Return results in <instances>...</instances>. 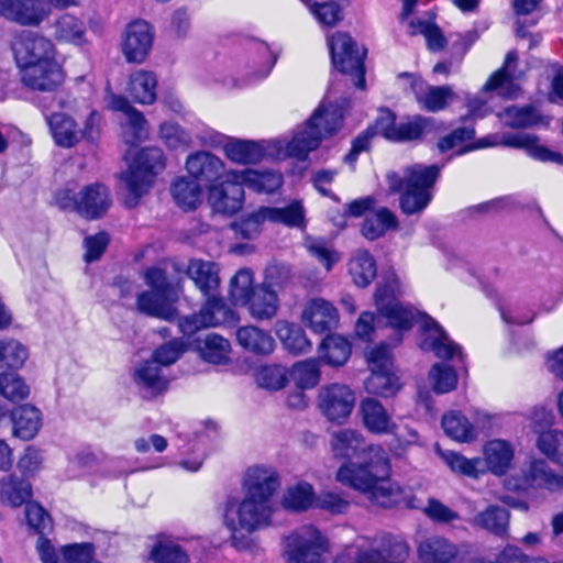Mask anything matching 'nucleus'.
<instances>
[{
	"label": "nucleus",
	"instance_id": "1",
	"mask_svg": "<svg viewBox=\"0 0 563 563\" xmlns=\"http://www.w3.org/2000/svg\"><path fill=\"white\" fill-rule=\"evenodd\" d=\"M331 451L334 459L343 461L335 473L340 484L383 508L413 507L407 490L390 481V459L383 446L367 445L361 433L343 429L332 434Z\"/></svg>",
	"mask_w": 563,
	"mask_h": 563
},
{
	"label": "nucleus",
	"instance_id": "2",
	"mask_svg": "<svg viewBox=\"0 0 563 563\" xmlns=\"http://www.w3.org/2000/svg\"><path fill=\"white\" fill-rule=\"evenodd\" d=\"M247 484L244 499L236 509L238 526L229 512L234 509V499L227 501L224 519L231 530L232 545L238 550H249L252 545L247 534L257 530L264 525H269L272 517V497L280 486L279 475L274 470L256 466L249 471Z\"/></svg>",
	"mask_w": 563,
	"mask_h": 563
},
{
	"label": "nucleus",
	"instance_id": "3",
	"mask_svg": "<svg viewBox=\"0 0 563 563\" xmlns=\"http://www.w3.org/2000/svg\"><path fill=\"white\" fill-rule=\"evenodd\" d=\"M442 166L413 164L404 169V175L388 172L386 180L389 191L401 192L400 210L407 214L421 213L432 200V188L440 176Z\"/></svg>",
	"mask_w": 563,
	"mask_h": 563
},
{
	"label": "nucleus",
	"instance_id": "4",
	"mask_svg": "<svg viewBox=\"0 0 563 563\" xmlns=\"http://www.w3.org/2000/svg\"><path fill=\"white\" fill-rule=\"evenodd\" d=\"M401 294L398 279L393 276L385 285H379L375 292V301L379 317L372 312H362L355 324L356 335L364 341H372L380 317L386 318L388 324L399 330H409L416 319L415 312L405 307L397 296Z\"/></svg>",
	"mask_w": 563,
	"mask_h": 563
},
{
	"label": "nucleus",
	"instance_id": "5",
	"mask_svg": "<svg viewBox=\"0 0 563 563\" xmlns=\"http://www.w3.org/2000/svg\"><path fill=\"white\" fill-rule=\"evenodd\" d=\"M342 123V107L322 102L306 124L286 143V154L303 161L311 151L318 148L322 139L336 133Z\"/></svg>",
	"mask_w": 563,
	"mask_h": 563
},
{
	"label": "nucleus",
	"instance_id": "6",
	"mask_svg": "<svg viewBox=\"0 0 563 563\" xmlns=\"http://www.w3.org/2000/svg\"><path fill=\"white\" fill-rule=\"evenodd\" d=\"M166 159L158 147L142 148L130 164L129 168L121 174L124 185V205L134 208L141 198L148 192L155 183L156 176L164 170Z\"/></svg>",
	"mask_w": 563,
	"mask_h": 563
},
{
	"label": "nucleus",
	"instance_id": "7",
	"mask_svg": "<svg viewBox=\"0 0 563 563\" xmlns=\"http://www.w3.org/2000/svg\"><path fill=\"white\" fill-rule=\"evenodd\" d=\"M55 201L62 210L75 211L88 220L102 217L112 202L109 189L99 183L87 185L78 192L63 188L56 192Z\"/></svg>",
	"mask_w": 563,
	"mask_h": 563
},
{
	"label": "nucleus",
	"instance_id": "8",
	"mask_svg": "<svg viewBox=\"0 0 563 563\" xmlns=\"http://www.w3.org/2000/svg\"><path fill=\"white\" fill-rule=\"evenodd\" d=\"M329 543L319 529L303 526L283 539V556L287 563H327Z\"/></svg>",
	"mask_w": 563,
	"mask_h": 563
},
{
	"label": "nucleus",
	"instance_id": "9",
	"mask_svg": "<svg viewBox=\"0 0 563 563\" xmlns=\"http://www.w3.org/2000/svg\"><path fill=\"white\" fill-rule=\"evenodd\" d=\"M518 62V55L515 51L508 52L504 65L496 70L484 85L481 95L471 98L467 101L468 115L475 119H482L492 112L488 107V99L484 95L495 92L506 99L517 97L518 86L514 81L512 70Z\"/></svg>",
	"mask_w": 563,
	"mask_h": 563
},
{
	"label": "nucleus",
	"instance_id": "10",
	"mask_svg": "<svg viewBox=\"0 0 563 563\" xmlns=\"http://www.w3.org/2000/svg\"><path fill=\"white\" fill-rule=\"evenodd\" d=\"M10 49L18 71L57 56L51 38L33 31H18L10 41Z\"/></svg>",
	"mask_w": 563,
	"mask_h": 563
},
{
	"label": "nucleus",
	"instance_id": "11",
	"mask_svg": "<svg viewBox=\"0 0 563 563\" xmlns=\"http://www.w3.org/2000/svg\"><path fill=\"white\" fill-rule=\"evenodd\" d=\"M505 145L508 147L523 148L532 158L543 163H554L563 165V155L559 152L551 151L544 145L539 144V137L530 133L506 134L499 137L497 134L487 135L477 140L474 144L464 146L457 151V154H464L472 150L490 147L496 145Z\"/></svg>",
	"mask_w": 563,
	"mask_h": 563
},
{
	"label": "nucleus",
	"instance_id": "12",
	"mask_svg": "<svg viewBox=\"0 0 563 563\" xmlns=\"http://www.w3.org/2000/svg\"><path fill=\"white\" fill-rule=\"evenodd\" d=\"M333 66L343 74L355 76V87L364 89L366 51L360 49L353 38L343 32H336L328 38Z\"/></svg>",
	"mask_w": 563,
	"mask_h": 563
},
{
	"label": "nucleus",
	"instance_id": "13",
	"mask_svg": "<svg viewBox=\"0 0 563 563\" xmlns=\"http://www.w3.org/2000/svg\"><path fill=\"white\" fill-rule=\"evenodd\" d=\"M282 275L288 276L286 267L279 265L269 266L265 272V282L256 285L247 302L244 303V307H246L249 313L255 320H271L276 316L279 300L272 287L280 284L276 278Z\"/></svg>",
	"mask_w": 563,
	"mask_h": 563
},
{
	"label": "nucleus",
	"instance_id": "14",
	"mask_svg": "<svg viewBox=\"0 0 563 563\" xmlns=\"http://www.w3.org/2000/svg\"><path fill=\"white\" fill-rule=\"evenodd\" d=\"M238 321V314L216 294L207 297L199 313L181 318L178 327L184 335L190 336L205 328L234 324Z\"/></svg>",
	"mask_w": 563,
	"mask_h": 563
},
{
	"label": "nucleus",
	"instance_id": "15",
	"mask_svg": "<svg viewBox=\"0 0 563 563\" xmlns=\"http://www.w3.org/2000/svg\"><path fill=\"white\" fill-rule=\"evenodd\" d=\"M419 346L423 352H432L438 358L444 361L457 358L463 362L461 345L450 338L437 320L428 316L421 324Z\"/></svg>",
	"mask_w": 563,
	"mask_h": 563
},
{
	"label": "nucleus",
	"instance_id": "16",
	"mask_svg": "<svg viewBox=\"0 0 563 563\" xmlns=\"http://www.w3.org/2000/svg\"><path fill=\"white\" fill-rule=\"evenodd\" d=\"M25 519L27 526L38 536L36 550L42 563H59L56 549L48 539L54 530L49 512L40 503L27 504Z\"/></svg>",
	"mask_w": 563,
	"mask_h": 563
},
{
	"label": "nucleus",
	"instance_id": "17",
	"mask_svg": "<svg viewBox=\"0 0 563 563\" xmlns=\"http://www.w3.org/2000/svg\"><path fill=\"white\" fill-rule=\"evenodd\" d=\"M154 42L153 26L145 20L130 22L123 34L121 51L128 63L141 64L148 56Z\"/></svg>",
	"mask_w": 563,
	"mask_h": 563
},
{
	"label": "nucleus",
	"instance_id": "18",
	"mask_svg": "<svg viewBox=\"0 0 563 563\" xmlns=\"http://www.w3.org/2000/svg\"><path fill=\"white\" fill-rule=\"evenodd\" d=\"M18 74L24 87L41 92H54L65 80L63 67L57 57L26 67Z\"/></svg>",
	"mask_w": 563,
	"mask_h": 563
},
{
	"label": "nucleus",
	"instance_id": "19",
	"mask_svg": "<svg viewBox=\"0 0 563 563\" xmlns=\"http://www.w3.org/2000/svg\"><path fill=\"white\" fill-rule=\"evenodd\" d=\"M51 13L44 0H0V16L22 26H38Z\"/></svg>",
	"mask_w": 563,
	"mask_h": 563
},
{
	"label": "nucleus",
	"instance_id": "20",
	"mask_svg": "<svg viewBox=\"0 0 563 563\" xmlns=\"http://www.w3.org/2000/svg\"><path fill=\"white\" fill-rule=\"evenodd\" d=\"M29 358V350L20 341L4 339L0 349V367L8 372L0 373V387H24L22 377L16 373Z\"/></svg>",
	"mask_w": 563,
	"mask_h": 563
},
{
	"label": "nucleus",
	"instance_id": "21",
	"mask_svg": "<svg viewBox=\"0 0 563 563\" xmlns=\"http://www.w3.org/2000/svg\"><path fill=\"white\" fill-rule=\"evenodd\" d=\"M318 405L322 415L332 423L343 424L350 417L354 405L353 389H320Z\"/></svg>",
	"mask_w": 563,
	"mask_h": 563
},
{
	"label": "nucleus",
	"instance_id": "22",
	"mask_svg": "<svg viewBox=\"0 0 563 563\" xmlns=\"http://www.w3.org/2000/svg\"><path fill=\"white\" fill-rule=\"evenodd\" d=\"M417 555L420 563H462L457 545L437 534L426 536L418 542Z\"/></svg>",
	"mask_w": 563,
	"mask_h": 563
},
{
	"label": "nucleus",
	"instance_id": "23",
	"mask_svg": "<svg viewBox=\"0 0 563 563\" xmlns=\"http://www.w3.org/2000/svg\"><path fill=\"white\" fill-rule=\"evenodd\" d=\"M367 364L372 373L369 384L373 387H401L405 384L401 382L386 346L371 350L367 354Z\"/></svg>",
	"mask_w": 563,
	"mask_h": 563
},
{
	"label": "nucleus",
	"instance_id": "24",
	"mask_svg": "<svg viewBox=\"0 0 563 563\" xmlns=\"http://www.w3.org/2000/svg\"><path fill=\"white\" fill-rule=\"evenodd\" d=\"M482 467L485 473L504 476L508 473L515 459V448L510 441L503 439L488 440L483 445Z\"/></svg>",
	"mask_w": 563,
	"mask_h": 563
},
{
	"label": "nucleus",
	"instance_id": "25",
	"mask_svg": "<svg viewBox=\"0 0 563 563\" xmlns=\"http://www.w3.org/2000/svg\"><path fill=\"white\" fill-rule=\"evenodd\" d=\"M302 321L316 333H324L336 327L339 313L335 307L322 298L308 301L302 310Z\"/></svg>",
	"mask_w": 563,
	"mask_h": 563
},
{
	"label": "nucleus",
	"instance_id": "26",
	"mask_svg": "<svg viewBox=\"0 0 563 563\" xmlns=\"http://www.w3.org/2000/svg\"><path fill=\"white\" fill-rule=\"evenodd\" d=\"M244 200L243 188L233 183L227 174V181L212 186L209 190L208 201L216 212L233 214L238 212Z\"/></svg>",
	"mask_w": 563,
	"mask_h": 563
},
{
	"label": "nucleus",
	"instance_id": "27",
	"mask_svg": "<svg viewBox=\"0 0 563 563\" xmlns=\"http://www.w3.org/2000/svg\"><path fill=\"white\" fill-rule=\"evenodd\" d=\"M43 111L56 145L70 148L82 140L81 129L70 115L64 112L45 113L44 107Z\"/></svg>",
	"mask_w": 563,
	"mask_h": 563
},
{
	"label": "nucleus",
	"instance_id": "28",
	"mask_svg": "<svg viewBox=\"0 0 563 563\" xmlns=\"http://www.w3.org/2000/svg\"><path fill=\"white\" fill-rule=\"evenodd\" d=\"M12 435L22 440L34 439L42 428V412L31 404L14 407L10 413Z\"/></svg>",
	"mask_w": 563,
	"mask_h": 563
},
{
	"label": "nucleus",
	"instance_id": "29",
	"mask_svg": "<svg viewBox=\"0 0 563 563\" xmlns=\"http://www.w3.org/2000/svg\"><path fill=\"white\" fill-rule=\"evenodd\" d=\"M186 169L196 183L209 184L222 176L224 164L216 155L198 151L187 157Z\"/></svg>",
	"mask_w": 563,
	"mask_h": 563
},
{
	"label": "nucleus",
	"instance_id": "30",
	"mask_svg": "<svg viewBox=\"0 0 563 563\" xmlns=\"http://www.w3.org/2000/svg\"><path fill=\"white\" fill-rule=\"evenodd\" d=\"M33 488L30 479L15 473L0 478V501L11 508L32 504Z\"/></svg>",
	"mask_w": 563,
	"mask_h": 563
},
{
	"label": "nucleus",
	"instance_id": "31",
	"mask_svg": "<svg viewBox=\"0 0 563 563\" xmlns=\"http://www.w3.org/2000/svg\"><path fill=\"white\" fill-rule=\"evenodd\" d=\"M151 563H190L188 551L170 534L157 533L147 554Z\"/></svg>",
	"mask_w": 563,
	"mask_h": 563
},
{
	"label": "nucleus",
	"instance_id": "32",
	"mask_svg": "<svg viewBox=\"0 0 563 563\" xmlns=\"http://www.w3.org/2000/svg\"><path fill=\"white\" fill-rule=\"evenodd\" d=\"M229 177L233 183H238L240 187L245 186L258 194L274 192L283 184V176L273 170H231L229 172Z\"/></svg>",
	"mask_w": 563,
	"mask_h": 563
},
{
	"label": "nucleus",
	"instance_id": "33",
	"mask_svg": "<svg viewBox=\"0 0 563 563\" xmlns=\"http://www.w3.org/2000/svg\"><path fill=\"white\" fill-rule=\"evenodd\" d=\"M522 483L527 489L556 492L563 489V475L553 472L544 460L534 459L523 472Z\"/></svg>",
	"mask_w": 563,
	"mask_h": 563
},
{
	"label": "nucleus",
	"instance_id": "34",
	"mask_svg": "<svg viewBox=\"0 0 563 563\" xmlns=\"http://www.w3.org/2000/svg\"><path fill=\"white\" fill-rule=\"evenodd\" d=\"M177 298L153 290L141 292L136 299L137 310L150 317L172 321L177 317L174 302Z\"/></svg>",
	"mask_w": 563,
	"mask_h": 563
},
{
	"label": "nucleus",
	"instance_id": "35",
	"mask_svg": "<svg viewBox=\"0 0 563 563\" xmlns=\"http://www.w3.org/2000/svg\"><path fill=\"white\" fill-rule=\"evenodd\" d=\"M186 274L203 296L209 297L217 294L220 277L218 266L214 263L192 260L187 266Z\"/></svg>",
	"mask_w": 563,
	"mask_h": 563
},
{
	"label": "nucleus",
	"instance_id": "36",
	"mask_svg": "<svg viewBox=\"0 0 563 563\" xmlns=\"http://www.w3.org/2000/svg\"><path fill=\"white\" fill-rule=\"evenodd\" d=\"M238 343L255 355H268L275 349L274 338L255 325L240 327L235 332Z\"/></svg>",
	"mask_w": 563,
	"mask_h": 563
},
{
	"label": "nucleus",
	"instance_id": "37",
	"mask_svg": "<svg viewBox=\"0 0 563 563\" xmlns=\"http://www.w3.org/2000/svg\"><path fill=\"white\" fill-rule=\"evenodd\" d=\"M157 77L154 73L140 69L129 77L126 92L134 102L152 104L156 100Z\"/></svg>",
	"mask_w": 563,
	"mask_h": 563
},
{
	"label": "nucleus",
	"instance_id": "38",
	"mask_svg": "<svg viewBox=\"0 0 563 563\" xmlns=\"http://www.w3.org/2000/svg\"><path fill=\"white\" fill-rule=\"evenodd\" d=\"M509 520L508 509L498 505H489L474 517L473 525L504 539L508 537Z\"/></svg>",
	"mask_w": 563,
	"mask_h": 563
},
{
	"label": "nucleus",
	"instance_id": "39",
	"mask_svg": "<svg viewBox=\"0 0 563 563\" xmlns=\"http://www.w3.org/2000/svg\"><path fill=\"white\" fill-rule=\"evenodd\" d=\"M374 553H377L375 563H407L410 548L404 538L384 533L379 538L378 547L374 548Z\"/></svg>",
	"mask_w": 563,
	"mask_h": 563
},
{
	"label": "nucleus",
	"instance_id": "40",
	"mask_svg": "<svg viewBox=\"0 0 563 563\" xmlns=\"http://www.w3.org/2000/svg\"><path fill=\"white\" fill-rule=\"evenodd\" d=\"M441 426L444 433L459 443H471L477 438V431L473 423L459 410L444 413Z\"/></svg>",
	"mask_w": 563,
	"mask_h": 563
},
{
	"label": "nucleus",
	"instance_id": "41",
	"mask_svg": "<svg viewBox=\"0 0 563 563\" xmlns=\"http://www.w3.org/2000/svg\"><path fill=\"white\" fill-rule=\"evenodd\" d=\"M314 501L316 494L312 485L303 481L289 486L282 498L284 509L294 514L308 510Z\"/></svg>",
	"mask_w": 563,
	"mask_h": 563
},
{
	"label": "nucleus",
	"instance_id": "42",
	"mask_svg": "<svg viewBox=\"0 0 563 563\" xmlns=\"http://www.w3.org/2000/svg\"><path fill=\"white\" fill-rule=\"evenodd\" d=\"M349 273L356 286L366 287L376 277V262L368 251L357 250L349 261Z\"/></svg>",
	"mask_w": 563,
	"mask_h": 563
},
{
	"label": "nucleus",
	"instance_id": "43",
	"mask_svg": "<svg viewBox=\"0 0 563 563\" xmlns=\"http://www.w3.org/2000/svg\"><path fill=\"white\" fill-rule=\"evenodd\" d=\"M398 228L396 214L388 208L382 207L369 213L362 225V234L365 239L374 241L383 236L388 230Z\"/></svg>",
	"mask_w": 563,
	"mask_h": 563
},
{
	"label": "nucleus",
	"instance_id": "44",
	"mask_svg": "<svg viewBox=\"0 0 563 563\" xmlns=\"http://www.w3.org/2000/svg\"><path fill=\"white\" fill-rule=\"evenodd\" d=\"M365 428L374 434L388 432L390 418L384 406L374 398H365L360 407Z\"/></svg>",
	"mask_w": 563,
	"mask_h": 563
},
{
	"label": "nucleus",
	"instance_id": "45",
	"mask_svg": "<svg viewBox=\"0 0 563 563\" xmlns=\"http://www.w3.org/2000/svg\"><path fill=\"white\" fill-rule=\"evenodd\" d=\"M275 330L276 335L288 352L298 355L308 353L311 350V343L299 325L287 321H278Z\"/></svg>",
	"mask_w": 563,
	"mask_h": 563
},
{
	"label": "nucleus",
	"instance_id": "46",
	"mask_svg": "<svg viewBox=\"0 0 563 563\" xmlns=\"http://www.w3.org/2000/svg\"><path fill=\"white\" fill-rule=\"evenodd\" d=\"M52 35L57 42L73 44H80L86 33L85 23L70 13L59 15L52 24Z\"/></svg>",
	"mask_w": 563,
	"mask_h": 563
},
{
	"label": "nucleus",
	"instance_id": "47",
	"mask_svg": "<svg viewBox=\"0 0 563 563\" xmlns=\"http://www.w3.org/2000/svg\"><path fill=\"white\" fill-rule=\"evenodd\" d=\"M223 151L231 162L238 164H255L265 155V151L260 143L244 140L229 141Z\"/></svg>",
	"mask_w": 563,
	"mask_h": 563
},
{
	"label": "nucleus",
	"instance_id": "48",
	"mask_svg": "<svg viewBox=\"0 0 563 563\" xmlns=\"http://www.w3.org/2000/svg\"><path fill=\"white\" fill-rule=\"evenodd\" d=\"M497 115L505 126L511 129H525L542 121L540 113L531 106L521 108L511 106L498 112Z\"/></svg>",
	"mask_w": 563,
	"mask_h": 563
},
{
	"label": "nucleus",
	"instance_id": "49",
	"mask_svg": "<svg viewBox=\"0 0 563 563\" xmlns=\"http://www.w3.org/2000/svg\"><path fill=\"white\" fill-rule=\"evenodd\" d=\"M321 357L330 365H343L351 354L350 342L338 334L327 335L320 345Z\"/></svg>",
	"mask_w": 563,
	"mask_h": 563
},
{
	"label": "nucleus",
	"instance_id": "50",
	"mask_svg": "<svg viewBox=\"0 0 563 563\" xmlns=\"http://www.w3.org/2000/svg\"><path fill=\"white\" fill-rule=\"evenodd\" d=\"M172 195L180 208L192 210L201 202V187L195 180L180 177L172 185Z\"/></svg>",
	"mask_w": 563,
	"mask_h": 563
},
{
	"label": "nucleus",
	"instance_id": "51",
	"mask_svg": "<svg viewBox=\"0 0 563 563\" xmlns=\"http://www.w3.org/2000/svg\"><path fill=\"white\" fill-rule=\"evenodd\" d=\"M199 349L201 357L208 363L225 364L230 360L231 344L221 335L208 334Z\"/></svg>",
	"mask_w": 563,
	"mask_h": 563
},
{
	"label": "nucleus",
	"instance_id": "52",
	"mask_svg": "<svg viewBox=\"0 0 563 563\" xmlns=\"http://www.w3.org/2000/svg\"><path fill=\"white\" fill-rule=\"evenodd\" d=\"M536 446L551 462L563 467V432L549 430L537 435Z\"/></svg>",
	"mask_w": 563,
	"mask_h": 563
},
{
	"label": "nucleus",
	"instance_id": "53",
	"mask_svg": "<svg viewBox=\"0 0 563 563\" xmlns=\"http://www.w3.org/2000/svg\"><path fill=\"white\" fill-rule=\"evenodd\" d=\"M289 383L296 387H314L319 383L320 369L319 363L314 358H308L295 363L288 369Z\"/></svg>",
	"mask_w": 563,
	"mask_h": 563
},
{
	"label": "nucleus",
	"instance_id": "54",
	"mask_svg": "<svg viewBox=\"0 0 563 563\" xmlns=\"http://www.w3.org/2000/svg\"><path fill=\"white\" fill-rule=\"evenodd\" d=\"M444 460L452 472L462 476L478 479L485 474L481 457L468 459L459 452L451 451L445 455Z\"/></svg>",
	"mask_w": 563,
	"mask_h": 563
},
{
	"label": "nucleus",
	"instance_id": "55",
	"mask_svg": "<svg viewBox=\"0 0 563 563\" xmlns=\"http://www.w3.org/2000/svg\"><path fill=\"white\" fill-rule=\"evenodd\" d=\"M256 285H254V276L251 269L241 268L231 278L229 296L234 305L244 306L253 294Z\"/></svg>",
	"mask_w": 563,
	"mask_h": 563
},
{
	"label": "nucleus",
	"instance_id": "56",
	"mask_svg": "<svg viewBox=\"0 0 563 563\" xmlns=\"http://www.w3.org/2000/svg\"><path fill=\"white\" fill-rule=\"evenodd\" d=\"M454 97L449 86H429L423 93H417L418 102L430 112L443 110Z\"/></svg>",
	"mask_w": 563,
	"mask_h": 563
},
{
	"label": "nucleus",
	"instance_id": "57",
	"mask_svg": "<svg viewBox=\"0 0 563 563\" xmlns=\"http://www.w3.org/2000/svg\"><path fill=\"white\" fill-rule=\"evenodd\" d=\"M60 554L64 563H102L95 559L96 548L92 542L64 544Z\"/></svg>",
	"mask_w": 563,
	"mask_h": 563
},
{
	"label": "nucleus",
	"instance_id": "58",
	"mask_svg": "<svg viewBox=\"0 0 563 563\" xmlns=\"http://www.w3.org/2000/svg\"><path fill=\"white\" fill-rule=\"evenodd\" d=\"M428 120L422 117H415L407 122H400L395 130H389V140L394 142L415 141L422 136Z\"/></svg>",
	"mask_w": 563,
	"mask_h": 563
},
{
	"label": "nucleus",
	"instance_id": "59",
	"mask_svg": "<svg viewBox=\"0 0 563 563\" xmlns=\"http://www.w3.org/2000/svg\"><path fill=\"white\" fill-rule=\"evenodd\" d=\"M255 379L258 387H286L288 368L279 364L263 365L256 371Z\"/></svg>",
	"mask_w": 563,
	"mask_h": 563
},
{
	"label": "nucleus",
	"instance_id": "60",
	"mask_svg": "<svg viewBox=\"0 0 563 563\" xmlns=\"http://www.w3.org/2000/svg\"><path fill=\"white\" fill-rule=\"evenodd\" d=\"M375 560L377 553H374V547L351 543L336 554L334 563H375Z\"/></svg>",
	"mask_w": 563,
	"mask_h": 563
},
{
	"label": "nucleus",
	"instance_id": "61",
	"mask_svg": "<svg viewBox=\"0 0 563 563\" xmlns=\"http://www.w3.org/2000/svg\"><path fill=\"white\" fill-rule=\"evenodd\" d=\"M145 283L153 291L178 297V285L168 279L165 269L159 267H150L144 273Z\"/></svg>",
	"mask_w": 563,
	"mask_h": 563
},
{
	"label": "nucleus",
	"instance_id": "62",
	"mask_svg": "<svg viewBox=\"0 0 563 563\" xmlns=\"http://www.w3.org/2000/svg\"><path fill=\"white\" fill-rule=\"evenodd\" d=\"M159 135L166 146L173 150L187 148L191 144L190 134L177 123H163L159 128Z\"/></svg>",
	"mask_w": 563,
	"mask_h": 563
},
{
	"label": "nucleus",
	"instance_id": "63",
	"mask_svg": "<svg viewBox=\"0 0 563 563\" xmlns=\"http://www.w3.org/2000/svg\"><path fill=\"white\" fill-rule=\"evenodd\" d=\"M126 123L123 125L125 141L131 144L141 142L146 136V120L142 112L133 108L125 114Z\"/></svg>",
	"mask_w": 563,
	"mask_h": 563
},
{
	"label": "nucleus",
	"instance_id": "64",
	"mask_svg": "<svg viewBox=\"0 0 563 563\" xmlns=\"http://www.w3.org/2000/svg\"><path fill=\"white\" fill-rule=\"evenodd\" d=\"M43 454L42 451L34 445H27L20 455L16 466L22 476L31 479L42 468Z\"/></svg>",
	"mask_w": 563,
	"mask_h": 563
}]
</instances>
